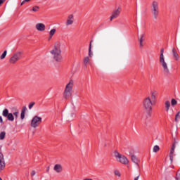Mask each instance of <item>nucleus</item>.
<instances>
[{
  "instance_id": "obj_1",
  "label": "nucleus",
  "mask_w": 180,
  "mask_h": 180,
  "mask_svg": "<svg viewBox=\"0 0 180 180\" xmlns=\"http://www.w3.org/2000/svg\"><path fill=\"white\" fill-rule=\"evenodd\" d=\"M50 53L53 57V59L56 61V63H61V61H63L60 42L55 43L53 49L51 50Z\"/></svg>"
},
{
  "instance_id": "obj_2",
  "label": "nucleus",
  "mask_w": 180,
  "mask_h": 180,
  "mask_svg": "<svg viewBox=\"0 0 180 180\" xmlns=\"http://www.w3.org/2000/svg\"><path fill=\"white\" fill-rule=\"evenodd\" d=\"M2 116L6 117L9 122H13L15 119V120H18V117H19V110H15V111L12 113L9 112V110L5 108L2 112Z\"/></svg>"
},
{
  "instance_id": "obj_3",
  "label": "nucleus",
  "mask_w": 180,
  "mask_h": 180,
  "mask_svg": "<svg viewBox=\"0 0 180 180\" xmlns=\"http://www.w3.org/2000/svg\"><path fill=\"white\" fill-rule=\"evenodd\" d=\"M159 61L163 68L164 74L168 75L169 74V69L168 68V64L165 62V58L164 57V48L160 49Z\"/></svg>"
},
{
  "instance_id": "obj_4",
  "label": "nucleus",
  "mask_w": 180,
  "mask_h": 180,
  "mask_svg": "<svg viewBox=\"0 0 180 180\" xmlns=\"http://www.w3.org/2000/svg\"><path fill=\"white\" fill-rule=\"evenodd\" d=\"M74 86V82L70 80L69 83L66 85L63 96L65 99H70L71 98V95H72V87Z\"/></svg>"
},
{
  "instance_id": "obj_5",
  "label": "nucleus",
  "mask_w": 180,
  "mask_h": 180,
  "mask_svg": "<svg viewBox=\"0 0 180 180\" xmlns=\"http://www.w3.org/2000/svg\"><path fill=\"white\" fill-rule=\"evenodd\" d=\"M153 103L150 97L146 98L143 101V108L148 112V115L151 116V112L153 110Z\"/></svg>"
},
{
  "instance_id": "obj_6",
  "label": "nucleus",
  "mask_w": 180,
  "mask_h": 180,
  "mask_svg": "<svg viewBox=\"0 0 180 180\" xmlns=\"http://www.w3.org/2000/svg\"><path fill=\"white\" fill-rule=\"evenodd\" d=\"M114 155L121 164H124V165H129V159L126 156L119 153L117 150L114 152Z\"/></svg>"
},
{
  "instance_id": "obj_7",
  "label": "nucleus",
  "mask_w": 180,
  "mask_h": 180,
  "mask_svg": "<svg viewBox=\"0 0 180 180\" xmlns=\"http://www.w3.org/2000/svg\"><path fill=\"white\" fill-rule=\"evenodd\" d=\"M151 11L154 19H157V18H158V15H160V8L158 7V1H154L152 2Z\"/></svg>"
},
{
  "instance_id": "obj_8",
  "label": "nucleus",
  "mask_w": 180,
  "mask_h": 180,
  "mask_svg": "<svg viewBox=\"0 0 180 180\" xmlns=\"http://www.w3.org/2000/svg\"><path fill=\"white\" fill-rule=\"evenodd\" d=\"M22 51H17L9 59L10 64H16L22 58Z\"/></svg>"
},
{
  "instance_id": "obj_9",
  "label": "nucleus",
  "mask_w": 180,
  "mask_h": 180,
  "mask_svg": "<svg viewBox=\"0 0 180 180\" xmlns=\"http://www.w3.org/2000/svg\"><path fill=\"white\" fill-rule=\"evenodd\" d=\"M41 117L39 116H34L31 121V127L36 129L41 123Z\"/></svg>"
},
{
  "instance_id": "obj_10",
  "label": "nucleus",
  "mask_w": 180,
  "mask_h": 180,
  "mask_svg": "<svg viewBox=\"0 0 180 180\" xmlns=\"http://www.w3.org/2000/svg\"><path fill=\"white\" fill-rule=\"evenodd\" d=\"M121 12L122 8H120V7H118L117 9L114 10L111 13L110 20H113V19H117V18H119V16L120 15Z\"/></svg>"
},
{
  "instance_id": "obj_11",
  "label": "nucleus",
  "mask_w": 180,
  "mask_h": 180,
  "mask_svg": "<svg viewBox=\"0 0 180 180\" xmlns=\"http://www.w3.org/2000/svg\"><path fill=\"white\" fill-rule=\"evenodd\" d=\"M5 158H4V154L0 153V171H4L5 169Z\"/></svg>"
},
{
  "instance_id": "obj_12",
  "label": "nucleus",
  "mask_w": 180,
  "mask_h": 180,
  "mask_svg": "<svg viewBox=\"0 0 180 180\" xmlns=\"http://www.w3.org/2000/svg\"><path fill=\"white\" fill-rule=\"evenodd\" d=\"M131 160L134 164H136L137 165L138 168H140V159L137 158L136 155H134L133 154L130 155Z\"/></svg>"
},
{
  "instance_id": "obj_13",
  "label": "nucleus",
  "mask_w": 180,
  "mask_h": 180,
  "mask_svg": "<svg viewBox=\"0 0 180 180\" xmlns=\"http://www.w3.org/2000/svg\"><path fill=\"white\" fill-rule=\"evenodd\" d=\"M174 153H175V143H173L170 150V153H169V160L171 162H173L174 161V157H175Z\"/></svg>"
},
{
  "instance_id": "obj_14",
  "label": "nucleus",
  "mask_w": 180,
  "mask_h": 180,
  "mask_svg": "<svg viewBox=\"0 0 180 180\" xmlns=\"http://www.w3.org/2000/svg\"><path fill=\"white\" fill-rule=\"evenodd\" d=\"M146 34H142L140 37H139L138 40L139 43V47L141 49L144 47V41H146Z\"/></svg>"
},
{
  "instance_id": "obj_15",
  "label": "nucleus",
  "mask_w": 180,
  "mask_h": 180,
  "mask_svg": "<svg viewBox=\"0 0 180 180\" xmlns=\"http://www.w3.org/2000/svg\"><path fill=\"white\" fill-rule=\"evenodd\" d=\"M74 24V15L70 14L68 16L66 20V26H71Z\"/></svg>"
},
{
  "instance_id": "obj_16",
  "label": "nucleus",
  "mask_w": 180,
  "mask_h": 180,
  "mask_svg": "<svg viewBox=\"0 0 180 180\" xmlns=\"http://www.w3.org/2000/svg\"><path fill=\"white\" fill-rule=\"evenodd\" d=\"M53 171H55V172H56L57 174H61V172H63V165H61L60 164L55 165V166L53 167Z\"/></svg>"
},
{
  "instance_id": "obj_17",
  "label": "nucleus",
  "mask_w": 180,
  "mask_h": 180,
  "mask_svg": "<svg viewBox=\"0 0 180 180\" xmlns=\"http://www.w3.org/2000/svg\"><path fill=\"white\" fill-rule=\"evenodd\" d=\"M35 27L38 32H44L46 30V25L43 23H37Z\"/></svg>"
},
{
  "instance_id": "obj_18",
  "label": "nucleus",
  "mask_w": 180,
  "mask_h": 180,
  "mask_svg": "<svg viewBox=\"0 0 180 180\" xmlns=\"http://www.w3.org/2000/svg\"><path fill=\"white\" fill-rule=\"evenodd\" d=\"M157 96H158V93L157 91H153L151 92V101L153 103H155V102H157Z\"/></svg>"
},
{
  "instance_id": "obj_19",
  "label": "nucleus",
  "mask_w": 180,
  "mask_h": 180,
  "mask_svg": "<svg viewBox=\"0 0 180 180\" xmlns=\"http://www.w3.org/2000/svg\"><path fill=\"white\" fill-rule=\"evenodd\" d=\"M26 110H27V108L26 106H23L21 110L20 119L23 120L25 119V115H26Z\"/></svg>"
},
{
  "instance_id": "obj_20",
  "label": "nucleus",
  "mask_w": 180,
  "mask_h": 180,
  "mask_svg": "<svg viewBox=\"0 0 180 180\" xmlns=\"http://www.w3.org/2000/svg\"><path fill=\"white\" fill-rule=\"evenodd\" d=\"M172 55L173 57H174L175 60H176V61L179 60V55L178 54V52H176V50H175V48L172 49Z\"/></svg>"
},
{
  "instance_id": "obj_21",
  "label": "nucleus",
  "mask_w": 180,
  "mask_h": 180,
  "mask_svg": "<svg viewBox=\"0 0 180 180\" xmlns=\"http://www.w3.org/2000/svg\"><path fill=\"white\" fill-rule=\"evenodd\" d=\"M56 30L54 28L51 30V31L49 32V37L48 39L49 41H50V40H51V39H53V36H54V34H56Z\"/></svg>"
},
{
  "instance_id": "obj_22",
  "label": "nucleus",
  "mask_w": 180,
  "mask_h": 180,
  "mask_svg": "<svg viewBox=\"0 0 180 180\" xmlns=\"http://www.w3.org/2000/svg\"><path fill=\"white\" fill-rule=\"evenodd\" d=\"M89 61H90L89 57L86 56L84 58L83 63L86 67V65H88Z\"/></svg>"
},
{
  "instance_id": "obj_23",
  "label": "nucleus",
  "mask_w": 180,
  "mask_h": 180,
  "mask_svg": "<svg viewBox=\"0 0 180 180\" xmlns=\"http://www.w3.org/2000/svg\"><path fill=\"white\" fill-rule=\"evenodd\" d=\"M165 105L166 110H167V112H168L169 110V108L171 106V103H169V101H166Z\"/></svg>"
},
{
  "instance_id": "obj_24",
  "label": "nucleus",
  "mask_w": 180,
  "mask_h": 180,
  "mask_svg": "<svg viewBox=\"0 0 180 180\" xmlns=\"http://www.w3.org/2000/svg\"><path fill=\"white\" fill-rule=\"evenodd\" d=\"M6 136V132H5V131H1V132L0 133V140H4Z\"/></svg>"
},
{
  "instance_id": "obj_25",
  "label": "nucleus",
  "mask_w": 180,
  "mask_h": 180,
  "mask_svg": "<svg viewBox=\"0 0 180 180\" xmlns=\"http://www.w3.org/2000/svg\"><path fill=\"white\" fill-rule=\"evenodd\" d=\"M6 54H8V51H4V53L0 56V60H4L5 57H6Z\"/></svg>"
},
{
  "instance_id": "obj_26",
  "label": "nucleus",
  "mask_w": 180,
  "mask_h": 180,
  "mask_svg": "<svg viewBox=\"0 0 180 180\" xmlns=\"http://www.w3.org/2000/svg\"><path fill=\"white\" fill-rule=\"evenodd\" d=\"M94 56V53H92V48H91V44L89 46V57H92Z\"/></svg>"
},
{
  "instance_id": "obj_27",
  "label": "nucleus",
  "mask_w": 180,
  "mask_h": 180,
  "mask_svg": "<svg viewBox=\"0 0 180 180\" xmlns=\"http://www.w3.org/2000/svg\"><path fill=\"white\" fill-rule=\"evenodd\" d=\"M114 175H115V176H118L119 178L122 176V174H120V172L119 170H115Z\"/></svg>"
},
{
  "instance_id": "obj_28",
  "label": "nucleus",
  "mask_w": 180,
  "mask_h": 180,
  "mask_svg": "<svg viewBox=\"0 0 180 180\" xmlns=\"http://www.w3.org/2000/svg\"><path fill=\"white\" fill-rule=\"evenodd\" d=\"M158 151H160V146L156 145L153 147V153H158Z\"/></svg>"
},
{
  "instance_id": "obj_29",
  "label": "nucleus",
  "mask_w": 180,
  "mask_h": 180,
  "mask_svg": "<svg viewBox=\"0 0 180 180\" xmlns=\"http://www.w3.org/2000/svg\"><path fill=\"white\" fill-rule=\"evenodd\" d=\"M175 180H180V169L176 174Z\"/></svg>"
},
{
  "instance_id": "obj_30",
  "label": "nucleus",
  "mask_w": 180,
  "mask_h": 180,
  "mask_svg": "<svg viewBox=\"0 0 180 180\" xmlns=\"http://www.w3.org/2000/svg\"><path fill=\"white\" fill-rule=\"evenodd\" d=\"M40 9V7L38 6H35L32 8V12H39V10Z\"/></svg>"
},
{
  "instance_id": "obj_31",
  "label": "nucleus",
  "mask_w": 180,
  "mask_h": 180,
  "mask_svg": "<svg viewBox=\"0 0 180 180\" xmlns=\"http://www.w3.org/2000/svg\"><path fill=\"white\" fill-rule=\"evenodd\" d=\"M171 103H172V106H175V105H176L178 103V101H176V100H175V98H173V99H172Z\"/></svg>"
},
{
  "instance_id": "obj_32",
  "label": "nucleus",
  "mask_w": 180,
  "mask_h": 180,
  "mask_svg": "<svg viewBox=\"0 0 180 180\" xmlns=\"http://www.w3.org/2000/svg\"><path fill=\"white\" fill-rule=\"evenodd\" d=\"M34 106V102H31L29 105V109H32Z\"/></svg>"
},
{
  "instance_id": "obj_33",
  "label": "nucleus",
  "mask_w": 180,
  "mask_h": 180,
  "mask_svg": "<svg viewBox=\"0 0 180 180\" xmlns=\"http://www.w3.org/2000/svg\"><path fill=\"white\" fill-rule=\"evenodd\" d=\"M34 175H36V172L34 170H33L32 172H31V176H34Z\"/></svg>"
},
{
  "instance_id": "obj_34",
  "label": "nucleus",
  "mask_w": 180,
  "mask_h": 180,
  "mask_svg": "<svg viewBox=\"0 0 180 180\" xmlns=\"http://www.w3.org/2000/svg\"><path fill=\"white\" fill-rule=\"evenodd\" d=\"M25 2H30V0H24V1L21 3V6L23 5V4H25Z\"/></svg>"
},
{
  "instance_id": "obj_35",
  "label": "nucleus",
  "mask_w": 180,
  "mask_h": 180,
  "mask_svg": "<svg viewBox=\"0 0 180 180\" xmlns=\"http://www.w3.org/2000/svg\"><path fill=\"white\" fill-rule=\"evenodd\" d=\"M0 123H4V120L2 119V116H0Z\"/></svg>"
},
{
  "instance_id": "obj_36",
  "label": "nucleus",
  "mask_w": 180,
  "mask_h": 180,
  "mask_svg": "<svg viewBox=\"0 0 180 180\" xmlns=\"http://www.w3.org/2000/svg\"><path fill=\"white\" fill-rule=\"evenodd\" d=\"M4 2V0H0V6Z\"/></svg>"
},
{
  "instance_id": "obj_37",
  "label": "nucleus",
  "mask_w": 180,
  "mask_h": 180,
  "mask_svg": "<svg viewBox=\"0 0 180 180\" xmlns=\"http://www.w3.org/2000/svg\"><path fill=\"white\" fill-rule=\"evenodd\" d=\"M139 178H140V176L135 177L134 180H139Z\"/></svg>"
},
{
  "instance_id": "obj_38",
  "label": "nucleus",
  "mask_w": 180,
  "mask_h": 180,
  "mask_svg": "<svg viewBox=\"0 0 180 180\" xmlns=\"http://www.w3.org/2000/svg\"><path fill=\"white\" fill-rule=\"evenodd\" d=\"M92 40L90 41V44H91V49H92Z\"/></svg>"
},
{
  "instance_id": "obj_39",
  "label": "nucleus",
  "mask_w": 180,
  "mask_h": 180,
  "mask_svg": "<svg viewBox=\"0 0 180 180\" xmlns=\"http://www.w3.org/2000/svg\"><path fill=\"white\" fill-rule=\"evenodd\" d=\"M49 169H50V167H48L47 172H49Z\"/></svg>"
},
{
  "instance_id": "obj_40",
  "label": "nucleus",
  "mask_w": 180,
  "mask_h": 180,
  "mask_svg": "<svg viewBox=\"0 0 180 180\" xmlns=\"http://www.w3.org/2000/svg\"><path fill=\"white\" fill-rule=\"evenodd\" d=\"M0 180H2V178L0 177Z\"/></svg>"
}]
</instances>
